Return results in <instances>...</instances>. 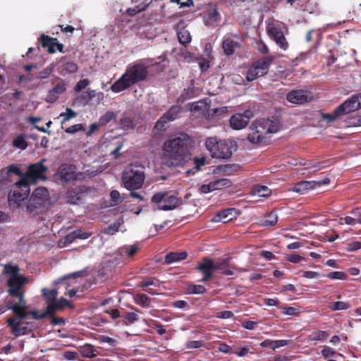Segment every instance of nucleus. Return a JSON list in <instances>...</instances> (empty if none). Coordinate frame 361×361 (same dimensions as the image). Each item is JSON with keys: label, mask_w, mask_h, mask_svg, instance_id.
Here are the masks:
<instances>
[{"label": "nucleus", "mask_w": 361, "mask_h": 361, "mask_svg": "<svg viewBox=\"0 0 361 361\" xmlns=\"http://www.w3.org/2000/svg\"><path fill=\"white\" fill-rule=\"evenodd\" d=\"M27 278L23 275L7 280L8 293L11 296L18 298V302L9 307L14 316L8 318L6 320L7 326L10 328L11 334L16 338L27 335L32 332L33 324L25 321L30 314H32L35 318H44L45 316V314H42L40 317H37L36 312H29L27 310L23 290V287L27 283Z\"/></svg>", "instance_id": "obj_1"}, {"label": "nucleus", "mask_w": 361, "mask_h": 361, "mask_svg": "<svg viewBox=\"0 0 361 361\" xmlns=\"http://www.w3.org/2000/svg\"><path fill=\"white\" fill-rule=\"evenodd\" d=\"M189 144L190 137L186 133L171 136L164 142V157L169 166H183L191 159Z\"/></svg>", "instance_id": "obj_2"}, {"label": "nucleus", "mask_w": 361, "mask_h": 361, "mask_svg": "<svg viewBox=\"0 0 361 361\" xmlns=\"http://www.w3.org/2000/svg\"><path fill=\"white\" fill-rule=\"evenodd\" d=\"M148 75L149 66L147 60H137L126 66L125 73L111 85L110 89L114 92H121L140 82L146 80Z\"/></svg>", "instance_id": "obj_3"}, {"label": "nucleus", "mask_w": 361, "mask_h": 361, "mask_svg": "<svg viewBox=\"0 0 361 361\" xmlns=\"http://www.w3.org/2000/svg\"><path fill=\"white\" fill-rule=\"evenodd\" d=\"M145 168L138 161L129 164L122 173L121 181L128 190L140 189L145 179Z\"/></svg>", "instance_id": "obj_4"}, {"label": "nucleus", "mask_w": 361, "mask_h": 361, "mask_svg": "<svg viewBox=\"0 0 361 361\" xmlns=\"http://www.w3.org/2000/svg\"><path fill=\"white\" fill-rule=\"evenodd\" d=\"M207 149L213 158L228 159L237 149L236 142L227 139L217 140L216 137H208L205 142Z\"/></svg>", "instance_id": "obj_5"}, {"label": "nucleus", "mask_w": 361, "mask_h": 361, "mask_svg": "<svg viewBox=\"0 0 361 361\" xmlns=\"http://www.w3.org/2000/svg\"><path fill=\"white\" fill-rule=\"evenodd\" d=\"M49 192L44 187L37 188L32 193L27 204V211L36 216L47 209L49 204Z\"/></svg>", "instance_id": "obj_6"}, {"label": "nucleus", "mask_w": 361, "mask_h": 361, "mask_svg": "<svg viewBox=\"0 0 361 361\" xmlns=\"http://www.w3.org/2000/svg\"><path fill=\"white\" fill-rule=\"evenodd\" d=\"M267 31L269 37L282 50L286 51L288 49L289 44L286 38V35L288 34V29L285 24L280 22L269 24Z\"/></svg>", "instance_id": "obj_7"}, {"label": "nucleus", "mask_w": 361, "mask_h": 361, "mask_svg": "<svg viewBox=\"0 0 361 361\" xmlns=\"http://www.w3.org/2000/svg\"><path fill=\"white\" fill-rule=\"evenodd\" d=\"M152 202L157 204L159 209L168 211L176 209L181 203V200L170 192L160 191L152 197Z\"/></svg>", "instance_id": "obj_8"}, {"label": "nucleus", "mask_w": 361, "mask_h": 361, "mask_svg": "<svg viewBox=\"0 0 361 361\" xmlns=\"http://www.w3.org/2000/svg\"><path fill=\"white\" fill-rule=\"evenodd\" d=\"M30 192V184L23 178H20L14 183L8 194V201L10 204L14 203L17 207L20 205V202L27 199Z\"/></svg>", "instance_id": "obj_9"}, {"label": "nucleus", "mask_w": 361, "mask_h": 361, "mask_svg": "<svg viewBox=\"0 0 361 361\" xmlns=\"http://www.w3.org/2000/svg\"><path fill=\"white\" fill-rule=\"evenodd\" d=\"M269 120H262L252 123L250 126L251 132L247 135V140L252 142L263 145L266 142V135L269 134L267 125Z\"/></svg>", "instance_id": "obj_10"}, {"label": "nucleus", "mask_w": 361, "mask_h": 361, "mask_svg": "<svg viewBox=\"0 0 361 361\" xmlns=\"http://www.w3.org/2000/svg\"><path fill=\"white\" fill-rule=\"evenodd\" d=\"M272 56L262 57L254 61L248 69L246 78L248 81H252L256 78L266 75L272 63Z\"/></svg>", "instance_id": "obj_11"}, {"label": "nucleus", "mask_w": 361, "mask_h": 361, "mask_svg": "<svg viewBox=\"0 0 361 361\" xmlns=\"http://www.w3.org/2000/svg\"><path fill=\"white\" fill-rule=\"evenodd\" d=\"M44 161H46V159H42L40 161L30 164L22 178L27 180V183L30 185L36 183L38 180H46V173L48 168L43 164Z\"/></svg>", "instance_id": "obj_12"}, {"label": "nucleus", "mask_w": 361, "mask_h": 361, "mask_svg": "<svg viewBox=\"0 0 361 361\" xmlns=\"http://www.w3.org/2000/svg\"><path fill=\"white\" fill-rule=\"evenodd\" d=\"M57 173L60 179L65 182L82 180L86 177L84 172H76V166L73 164H62L59 167Z\"/></svg>", "instance_id": "obj_13"}, {"label": "nucleus", "mask_w": 361, "mask_h": 361, "mask_svg": "<svg viewBox=\"0 0 361 361\" xmlns=\"http://www.w3.org/2000/svg\"><path fill=\"white\" fill-rule=\"evenodd\" d=\"M181 109L182 108L180 105H173L171 106L169 109L156 122L154 129L157 131L165 130L169 123L175 121L179 117Z\"/></svg>", "instance_id": "obj_14"}, {"label": "nucleus", "mask_w": 361, "mask_h": 361, "mask_svg": "<svg viewBox=\"0 0 361 361\" xmlns=\"http://www.w3.org/2000/svg\"><path fill=\"white\" fill-rule=\"evenodd\" d=\"M361 108V94H355L337 107V113L343 115L353 112Z\"/></svg>", "instance_id": "obj_15"}, {"label": "nucleus", "mask_w": 361, "mask_h": 361, "mask_svg": "<svg viewBox=\"0 0 361 361\" xmlns=\"http://www.w3.org/2000/svg\"><path fill=\"white\" fill-rule=\"evenodd\" d=\"M253 116V112L250 110H246L243 114H235L230 118L231 127L235 130L243 129L248 124Z\"/></svg>", "instance_id": "obj_16"}, {"label": "nucleus", "mask_w": 361, "mask_h": 361, "mask_svg": "<svg viewBox=\"0 0 361 361\" xmlns=\"http://www.w3.org/2000/svg\"><path fill=\"white\" fill-rule=\"evenodd\" d=\"M219 269V266L214 264L212 259L204 258L197 267V269L203 274L202 282L207 281L213 276L214 272Z\"/></svg>", "instance_id": "obj_17"}, {"label": "nucleus", "mask_w": 361, "mask_h": 361, "mask_svg": "<svg viewBox=\"0 0 361 361\" xmlns=\"http://www.w3.org/2000/svg\"><path fill=\"white\" fill-rule=\"evenodd\" d=\"M66 84L63 80L61 78H58V82L56 85L49 91L46 97V102L50 104L54 103L66 91Z\"/></svg>", "instance_id": "obj_18"}, {"label": "nucleus", "mask_w": 361, "mask_h": 361, "mask_svg": "<svg viewBox=\"0 0 361 361\" xmlns=\"http://www.w3.org/2000/svg\"><path fill=\"white\" fill-rule=\"evenodd\" d=\"M186 24L184 20H180L176 25V30L177 32V36L178 39V42L180 44L185 46L191 42L192 37L189 30L186 29Z\"/></svg>", "instance_id": "obj_19"}, {"label": "nucleus", "mask_w": 361, "mask_h": 361, "mask_svg": "<svg viewBox=\"0 0 361 361\" xmlns=\"http://www.w3.org/2000/svg\"><path fill=\"white\" fill-rule=\"evenodd\" d=\"M130 308L134 312H127L123 310L122 319L121 321H116V324H121L123 325L128 326L134 324L138 320L139 317L137 313H141V311L134 306H130Z\"/></svg>", "instance_id": "obj_20"}, {"label": "nucleus", "mask_w": 361, "mask_h": 361, "mask_svg": "<svg viewBox=\"0 0 361 361\" xmlns=\"http://www.w3.org/2000/svg\"><path fill=\"white\" fill-rule=\"evenodd\" d=\"M307 92L303 90H295L290 92L287 96V100L293 104H302L307 102Z\"/></svg>", "instance_id": "obj_21"}, {"label": "nucleus", "mask_w": 361, "mask_h": 361, "mask_svg": "<svg viewBox=\"0 0 361 361\" xmlns=\"http://www.w3.org/2000/svg\"><path fill=\"white\" fill-rule=\"evenodd\" d=\"M234 212H235L234 208H228V209H223L213 216V217L212 219V221L214 223H219V222L227 223L233 219V213H234Z\"/></svg>", "instance_id": "obj_22"}, {"label": "nucleus", "mask_w": 361, "mask_h": 361, "mask_svg": "<svg viewBox=\"0 0 361 361\" xmlns=\"http://www.w3.org/2000/svg\"><path fill=\"white\" fill-rule=\"evenodd\" d=\"M99 349L100 347L97 348L90 343H85L79 347L78 351L83 357L93 358L100 355Z\"/></svg>", "instance_id": "obj_23"}, {"label": "nucleus", "mask_w": 361, "mask_h": 361, "mask_svg": "<svg viewBox=\"0 0 361 361\" xmlns=\"http://www.w3.org/2000/svg\"><path fill=\"white\" fill-rule=\"evenodd\" d=\"M84 191L85 187H78L68 190L66 197L68 202L74 204H78L82 202V197Z\"/></svg>", "instance_id": "obj_24"}, {"label": "nucleus", "mask_w": 361, "mask_h": 361, "mask_svg": "<svg viewBox=\"0 0 361 361\" xmlns=\"http://www.w3.org/2000/svg\"><path fill=\"white\" fill-rule=\"evenodd\" d=\"M207 26H212L221 20V16L216 8L208 9L203 16Z\"/></svg>", "instance_id": "obj_25"}, {"label": "nucleus", "mask_w": 361, "mask_h": 361, "mask_svg": "<svg viewBox=\"0 0 361 361\" xmlns=\"http://www.w3.org/2000/svg\"><path fill=\"white\" fill-rule=\"evenodd\" d=\"M42 46L44 48H47V51L50 54L56 52V46L58 39L56 38L51 37L48 35L42 34L40 37Z\"/></svg>", "instance_id": "obj_26"}, {"label": "nucleus", "mask_w": 361, "mask_h": 361, "mask_svg": "<svg viewBox=\"0 0 361 361\" xmlns=\"http://www.w3.org/2000/svg\"><path fill=\"white\" fill-rule=\"evenodd\" d=\"M314 188H316L315 180H312V181L302 180V181H300V182L296 183L293 186L292 190L293 192H295L298 193L304 194L307 190H309L310 189H314Z\"/></svg>", "instance_id": "obj_27"}, {"label": "nucleus", "mask_w": 361, "mask_h": 361, "mask_svg": "<svg viewBox=\"0 0 361 361\" xmlns=\"http://www.w3.org/2000/svg\"><path fill=\"white\" fill-rule=\"evenodd\" d=\"M240 47V43L231 38H226L222 42V48L227 56L232 55L235 49Z\"/></svg>", "instance_id": "obj_28"}, {"label": "nucleus", "mask_w": 361, "mask_h": 361, "mask_svg": "<svg viewBox=\"0 0 361 361\" xmlns=\"http://www.w3.org/2000/svg\"><path fill=\"white\" fill-rule=\"evenodd\" d=\"M188 254L183 251L180 252H171L168 253L164 259V263L169 264L186 259Z\"/></svg>", "instance_id": "obj_29"}, {"label": "nucleus", "mask_w": 361, "mask_h": 361, "mask_svg": "<svg viewBox=\"0 0 361 361\" xmlns=\"http://www.w3.org/2000/svg\"><path fill=\"white\" fill-rule=\"evenodd\" d=\"M277 221L278 216L276 213L271 212L261 220V225L264 227L272 226L276 225Z\"/></svg>", "instance_id": "obj_30"}, {"label": "nucleus", "mask_w": 361, "mask_h": 361, "mask_svg": "<svg viewBox=\"0 0 361 361\" xmlns=\"http://www.w3.org/2000/svg\"><path fill=\"white\" fill-rule=\"evenodd\" d=\"M20 269L18 265L6 264L3 274L9 275L8 279H14L22 276L19 274Z\"/></svg>", "instance_id": "obj_31"}, {"label": "nucleus", "mask_w": 361, "mask_h": 361, "mask_svg": "<svg viewBox=\"0 0 361 361\" xmlns=\"http://www.w3.org/2000/svg\"><path fill=\"white\" fill-rule=\"evenodd\" d=\"M329 335L328 331L316 330L309 336V339L312 341H324L329 338Z\"/></svg>", "instance_id": "obj_32"}, {"label": "nucleus", "mask_w": 361, "mask_h": 361, "mask_svg": "<svg viewBox=\"0 0 361 361\" xmlns=\"http://www.w3.org/2000/svg\"><path fill=\"white\" fill-rule=\"evenodd\" d=\"M152 1V0H145L140 4L137 5L134 8H129L127 10V13L130 16H134L137 13L145 11L148 5Z\"/></svg>", "instance_id": "obj_33"}, {"label": "nucleus", "mask_w": 361, "mask_h": 361, "mask_svg": "<svg viewBox=\"0 0 361 361\" xmlns=\"http://www.w3.org/2000/svg\"><path fill=\"white\" fill-rule=\"evenodd\" d=\"M117 112L108 111L104 115H102L99 119V123L101 126H104L109 123L111 121H116L117 118Z\"/></svg>", "instance_id": "obj_34"}, {"label": "nucleus", "mask_w": 361, "mask_h": 361, "mask_svg": "<svg viewBox=\"0 0 361 361\" xmlns=\"http://www.w3.org/2000/svg\"><path fill=\"white\" fill-rule=\"evenodd\" d=\"M12 144L16 148L20 149L22 150L25 149L28 146L27 142L25 140V136L23 134H20L13 139Z\"/></svg>", "instance_id": "obj_35"}, {"label": "nucleus", "mask_w": 361, "mask_h": 361, "mask_svg": "<svg viewBox=\"0 0 361 361\" xmlns=\"http://www.w3.org/2000/svg\"><path fill=\"white\" fill-rule=\"evenodd\" d=\"M135 302L142 307H149L151 298L146 294L138 293L134 296Z\"/></svg>", "instance_id": "obj_36"}, {"label": "nucleus", "mask_w": 361, "mask_h": 361, "mask_svg": "<svg viewBox=\"0 0 361 361\" xmlns=\"http://www.w3.org/2000/svg\"><path fill=\"white\" fill-rule=\"evenodd\" d=\"M116 123L123 129H130L133 128V121L129 116H127L126 114H123L122 117Z\"/></svg>", "instance_id": "obj_37"}, {"label": "nucleus", "mask_w": 361, "mask_h": 361, "mask_svg": "<svg viewBox=\"0 0 361 361\" xmlns=\"http://www.w3.org/2000/svg\"><path fill=\"white\" fill-rule=\"evenodd\" d=\"M42 294L46 298L47 302H51L52 301H56L58 295V291L56 289L49 290L47 288H43L42 290Z\"/></svg>", "instance_id": "obj_38"}, {"label": "nucleus", "mask_w": 361, "mask_h": 361, "mask_svg": "<svg viewBox=\"0 0 361 361\" xmlns=\"http://www.w3.org/2000/svg\"><path fill=\"white\" fill-rule=\"evenodd\" d=\"M96 340L99 341V343H107L110 348H115L118 341L106 335H99L96 338Z\"/></svg>", "instance_id": "obj_39"}, {"label": "nucleus", "mask_w": 361, "mask_h": 361, "mask_svg": "<svg viewBox=\"0 0 361 361\" xmlns=\"http://www.w3.org/2000/svg\"><path fill=\"white\" fill-rule=\"evenodd\" d=\"M110 198L111 206H117L124 200V198L121 196L120 192L116 190H113L110 192Z\"/></svg>", "instance_id": "obj_40"}, {"label": "nucleus", "mask_w": 361, "mask_h": 361, "mask_svg": "<svg viewBox=\"0 0 361 361\" xmlns=\"http://www.w3.org/2000/svg\"><path fill=\"white\" fill-rule=\"evenodd\" d=\"M207 99L200 100L191 104V109L195 111L208 110Z\"/></svg>", "instance_id": "obj_41"}, {"label": "nucleus", "mask_w": 361, "mask_h": 361, "mask_svg": "<svg viewBox=\"0 0 361 361\" xmlns=\"http://www.w3.org/2000/svg\"><path fill=\"white\" fill-rule=\"evenodd\" d=\"M215 190H221L224 188H228L232 185V182L228 178H219L214 180Z\"/></svg>", "instance_id": "obj_42"}, {"label": "nucleus", "mask_w": 361, "mask_h": 361, "mask_svg": "<svg viewBox=\"0 0 361 361\" xmlns=\"http://www.w3.org/2000/svg\"><path fill=\"white\" fill-rule=\"evenodd\" d=\"M3 171H6V173L7 175H9L11 173H14L17 175L18 176H20V178L23 176V173L21 172L20 168L18 166V165L16 164H11L8 166H7L6 169H3Z\"/></svg>", "instance_id": "obj_43"}, {"label": "nucleus", "mask_w": 361, "mask_h": 361, "mask_svg": "<svg viewBox=\"0 0 361 361\" xmlns=\"http://www.w3.org/2000/svg\"><path fill=\"white\" fill-rule=\"evenodd\" d=\"M59 116L63 118L61 121V125H63L70 119L76 117L77 113L71 108H66V111L61 113Z\"/></svg>", "instance_id": "obj_44"}, {"label": "nucleus", "mask_w": 361, "mask_h": 361, "mask_svg": "<svg viewBox=\"0 0 361 361\" xmlns=\"http://www.w3.org/2000/svg\"><path fill=\"white\" fill-rule=\"evenodd\" d=\"M121 224L119 221L114 222L104 230V233L110 235L115 234L116 232L118 231Z\"/></svg>", "instance_id": "obj_45"}, {"label": "nucleus", "mask_w": 361, "mask_h": 361, "mask_svg": "<svg viewBox=\"0 0 361 361\" xmlns=\"http://www.w3.org/2000/svg\"><path fill=\"white\" fill-rule=\"evenodd\" d=\"M188 290L190 294H203L207 291V289L202 285L192 284L188 286Z\"/></svg>", "instance_id": "obj_46"}, {"label": "nucleus", "mask_w": 361, "mask_h": 361, "mask_svg": "<svg viewBox=\"0 0 361 361\" xmlns=\"http://www.w3.org/2000/svg\"><path fill=\"white\" fill-rule=\"evenodd\" d=\"M86 128L85 125L82 123H77L68 127L65 129V132L68 134H75L79 131H85Z\"/></svg>", "instance_id": "obj_47"}, {"label": "nucleus", "mask_w": 361, "mask_h": 361, "mask_svg": "<svg viewBox=\"0 0 361 361\" xmlns=\"http://www.w3.org/2000/svg\"><path fill=\"white\" fill-rule=\"evenodd\" d=\"M326 277L333 280H347L348 274L344 271H331L326 275Z\"/></svg>", "instance_id": "obj_48"}, {"label": "nucleus", "mask_w": 361, "mask_h": 361, "mask_svg": "<svg viewBox=\"0 0 361 361\" xmlns=\"http://www.w3.org/2000/svg\"><path fill=\"white\" fill-rule=\"evenodd\" d=\"M63 71L68 73H75L78 69V65L72 61H67L63 64Z\"/></svg>", "instance_id": "obj_49"}, {"label": "nucleus", "mask_w": 361, "mask_h": 361, "mask_svg": "<svg viewBox=\"0 0 361 361\" xmlns=\"http://www.w3.org/2000/svg\"><path fill=\"white\" fill-rule=\"evenodd\" d=\"M255 192L260 197H268L271 195V190L265 185H257Z\"/></svg>", "instance_id": "obj_50"}, {"label": "nucleus", "mask_w": 361, "mask_h": 361, "mask_svg": "<svg viewBox=\"0 0 361 361\" xmlns=\"http://www.w3.org/2000/svg\"><path fill=\"white\" fill-rule=\"evenodd\" d=\"M54 67L52 66H47L42 71L37 73L35 78L38 79H45L48 78L53 72Z\"/></svg>", "instance_id": "obj_51"}, {"label": "nucleus", "mask_w": 361, "mask_h": 361, "mask_svg": "<svg viewBox=\"0 0 361 361\" xmlns=\"http://www.w3.org/2000/svg\"><path fill=\"white\" fill-rule=\"evenodd\" d=\"M343 115V112L337 113V108L335 109L332 114H323L322 118L330 123L335 121L338 116Z\"/></svg>", "instance_id": "obj_52"}, {"label": "nucleus", "mask_w": 361, "mask_h": 361, "mask_svg": "<svg viewBox=\"0 0 361 361\" xmlns=\"http://www.w3.org/2000/svg\"><path fill=\"white\" fill-rule=\"evenodd\" d=\"M59 310L57 307L56 301H52L51 302H47V306L46 308V314L49 317L55 316V312Z\"/></svg>", "instance_id": "obj_53"}, {"label": "nucleus", "mask_w": 361, "mask_h": 361, "mask_svg": "<svg viewBox=\"0 0 361 361\" xmlns=\"http://www.w3.org/2000/svg\"><path fill=\"white\" fill-rule=\"evenodd\" d=\"M73 235H75L76 239H87L92 235L91 232H86L82 229H77L73 231Z\"/></svg>", "instance_id": "obj_54"}, {"label": "nucleus", "mask_w": 361, "mask_h": 361, "mask_svg": "<svg viewBox=\"0 0 361 361\" xmlns=\"http://www.w3.org/2000/svg\"><path fill=\"white\" fill-rule=\"evenodd\" d=\"M321 353L324 358L334 357L335 355L338 354L336 350L331 349L328 346H324V348L322 350Z\"/></svg>", "instance_id": "obj_55"}, {"label": "nucleus", "mask_w": 361, "mask_h": 361, "mask_svg": "<svg viewBox=\"0 0 361 361\" xmlns=\"http://www.w3.org/2000/svg\"><path fill=\"white\" fill-rule=\"evenodd\" d=\"M204 345V343L202 341H190L186 343L185 346L188 349H195L200 348L203 347Z\"/></svg>", "instance_id": "obj_56"}, {"label": "nucleus", "mask_w": 361, "mask_h": 361, "mask_svg": "<svg viewBox=\"0 0 361 361\" xmlns=\"http://www.w3.org/2000/svg\"><path fill=\"white\" fill-rule=\"evenodd\" d=\"M214 185L215 184H214L213 181L210 182L208 184H204L201 185V187L200 188V192L202 194H207L210 192H212L215 190Z\"/></svg>", "instance_id": "obj_57"}, {"label": "nucleus", "mask_w": 361, "mask_h": 361, "mask_svg": "<svg viewBox=\"0 0 361 361\" xmlns=\"http://www.w3.org/2000/svg\"><path fill=\"white\" fill-rule=\"evenodd\" d=\"M281 312L283 314L290 316H298L299 312L295 307H281Z\"/></svg>", "instance_id": "obj_58"}, {"label": "nucleus", "mask_w": 361, "mask_h": 361, "mask_svg": "<svg viewBox=\"0 0 361 361\" xmlns=\"http://www.w3.org/2000/svg\"><path fill=\"white\" fill-rule=\"evenodd\" d=\"M151 326L157 330L159 335H163L166 333L164 326L158 321L153 320Z\"/></svg>", "instance_id": "obj_59"}, {"label": "nucleus", "mask_w": 361, "mask_h": 361, "mask_svg": "<svg viewBox=\"0 0 361 361\" xmlns=\"http://www.w3.org/2000/svg\"><path fill=\"white\" fill-rule=\"evenodd\" d=\"M106 312L110 315L112 319L116 320L118 318H122L123 316V310L121 311L118 309H111L109 310H106Z\"/></svg>", "instance_id": "obj_60"}, {"label": "nucleus", "mask_w": 361, "mask_h": 361, "mask_svg": "<svg viewBox=\"0 0 361 361\" xmlns=\"http://www.w3.org/2000/svg\"><path fill=\"white\" fill-rule=\"evenodd\" d=\"M349 307V305L345 302L337 301L333 303L332 310H345Z\"/></svg>", "instance_id": "obj_61"}, {"label": "nucleus", "mask_w": 361, "mask_h": 361, "mask_svg": "<svg viewBox=\"0 0 361 361\" xmlns=\"http://www.w3.org/2000/svg\"><path fill=\"white\" fill-rule=\"evenodd\" d=\"M56 303L59 310H63L65 307H73L71 302L64 298H61L59 300L56 299Z\"/></svg>", "instance_id": "obj_62"}, {"label": "nucleus", "mask_w": 361, "mask_h": 361, "mask_svg": "<svg viewBox=\"0 0 361 361\" xmlns=\"http://www.w3.org/2000/svg\"><path fill=\"white\" fill-rule=\"evenodd\" d=\"M90 83L88 79L80 80L75 87V91L79 92L85 89Z\"/></svg>", "instance_id": "obj_63"}, {"label": "nucleus", "mask_w": 361, "mask_h": 361, "mask_svg": "<svg viewBox=\"0 0 361 361\" xmlns=\"http://www.w3.org/2000/svg\"><path fill=\"white\" fill-rule=\"evenodd\" d=\"M195 96V93L193 87H189L186 89H184V93L182 95V97H183V99H188L194 97Z\"/></svg>", "instance_id": "obj_64"}]
</instances>
